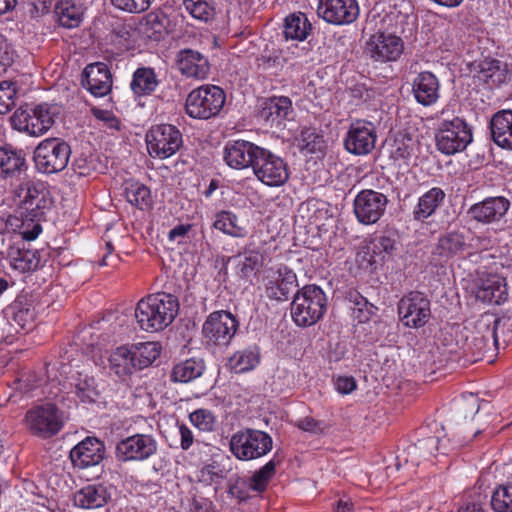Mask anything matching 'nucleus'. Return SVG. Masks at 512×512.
Returning <instances> with one entry per match:
<instances>
[{
	"instance_id": "nucleus-54",
	"label": "nucleus",
	"mask_w": 512,
	"mask_h": 512,
	"mask_svg": "<svg viewBox=\"0 0 512 512\" xmlns=\"http://www.w3.org/2000/svg\"><path fill=\"white\" fill-rule=\"evenodd\" d=\"M189 420L197 429L203 432L213 431L216 425V417L212 411L204 408L191 412Z\"/></svg>"
},
{
	"instance_id": "nucleus-6",
	"label": "nucleus",
	"mask_w": 512,
	"mask_h": 512,
	"mask_svg": "<svg viewBox=\"0 0 512 512\" xmlns=\"http://www.w3.org/2000/svg\"><path fill=\"white\" fill-rule=\"evenodd\" d=\"M501 319L493 314H484L476 322L475 332L471 337L466 336L463 345L466 355L471 356L472 361L480 360L492 347L499 348L497 328Z\"/></svg>"
},
{
	"instance_id": "nucleus-30",
	"label": "nucleus",
	"mask_w": 512,
	"mask_h": 512,
	"mask_svg": "<svg viewBox=\"0 0 512 512\" xmlns=\"http://www.w3.org/2000/svg\"><path fill=\"white\" fill-rule=\"evenodd\" d=\"M110 499L111 493L103 484H89L78 490L73 496L74 505L82 509L104 507Z\"/></svg>"
},
{
	"instance_id": "nucleus-28",
	"label": "nucleus",
	"mask_w": 512,
	"mask_h": 512,
	"mask_svg": "<svg viewBox=\"0 0 512 512\" xmlns=\"http://www.w3.org/2000/svg\"><path fill=\"white\" fill-rule=\"evenodd\" d=\"M412 93L415 100L423 106L435 104L440 97L438 78L429 71L419 73L413 80Z\"/></svg>"
},
{
	"instance_id": "nucleus-20",
	"label": "nucleus",
	"mask_w": 512,
	"mask_h": 512,
	"mask_svg": "<svg viewBox=\"0 0 512 512\" xmlns=\"http://www.w3.org/2000/svg\"><path fill=\"white\" fill-rule=\"evenodd\" d=\"M297 286L296 274L287 266L270 269L265 277V294L271 300L286 301Z\"/></svg>"
},
{
	"instance_id": "nucleus-41",
	"label": "nucleus",
	"mask_w": 512,
	"mask_h": 512,
	"mask_svg": "<svg viewBox=\"0 0 512 512\" xmlns=\"http://www.w3.org/2000/svg\"><path fill=\"white\" fill-rule=\"evenodd\" d=\"M128 347L137 370L150 366L160 355V346L156 342H140Z\"/></svg>"
},
{
	"instance_id": "nucleus-32",
	"label": "nucleus",
	"mask_w": 512,
	"mask_h": 512,
	"mask_svg": "<svg viewBox=\"0 0 512 512\" xmlns=\"http://www.w3.org/2000/svg\"><path fill=\"white\" fill-rule=\"evenodd\" d=\"M507 289L504 278L492 274L481 280L476 291V298L489 304H501L507 299Z\"/></svg>"
},
{
	"instance_id": "nucleus-17",
	"label": "nucleus",
	"mask_w": 512,
	"mask_h": 512,
	"mask_svg": "<svg viewBox=\"0 0 512 512\" xmlns=\"http://www.w3.org/2000/svg\"><path fill=\"white\" fill-rule=\"evenodd\" d=\"M376 139L377 135L373 123L356 120L348 128L344 138V147L353 155L364 156L373 151Z\"/></svg>"
},
{
	"instance_id": "nucleus-46",
	"label": "nucleus",
	"mask_w": 512,
	"mask_h": 512,
	"mask_svg": "<svg viewBox=\"0 0 512 512\" xmlns=\"http://www.w3.org/2000/svg\"><path fill=\"white\" fill-rule=\"evenodd\" d=\"M74 393L84 403H92L99 395L94 377L78 373L74 382Z\"/></svg>"
},
{
	"instance_id": "nucleus-23",
	"label": "nucleus",
	"mask_w": 512,
	"mask_h": 512,
	"mask_svg": "<svg viewBox=\"0 0 512 512\" xmlns=\"http://www.w3.org/2000/svg\"><path fill=\"white\" fill-rule=\"evenodd\" d=\"M69 456L75 467H96L105 458V445L96 437H86L71 449Z\"/></svg>"
},
{
	"instance_id": "nucleus-49",
	"label": "nucleus",
	"mask_w": 512,
	"mask_h": 512,
	"mask_svg": "<svg viewBox=\"0 0 512 512\" xmlns=\"http://www.w3.org/2000/svg\"><path fill=\"white\" fill-rule=\"evenodd\" d=\"M239 257L242 258L238 263L239 275L242 278H249L264 262L263 254L254 249H246Z\"/></svg>"
},
{
	"instance_id": "nucleus-13",
	"label": "nucleus",
	"mask_w": 512,
	"mask_h": 512,
	"mask_svg": "<svg viewBox=\"0 0 512 512\" xmlns=\"http://www.w3.org/2000/svg\"><path fill=\"white\" fill-rule=\"evenodd\" d=\"M252 169L256 178L270 187L282 186L289 178L288 167L284 160L263 147L258 152Z\"/></svg>"
},
{
	"instance_id": "nucleus-48",
	"label": "nucleus",
	"mask_w": 512,
	"mask_h": 512,
	"mask_svg": "<svg viewBox=\"0 0 512 512\" xmlns=\"http://www.w3.org/2000/svg\"><path fill=\"white\" fill-rule=\"evenodd\" d=\"M418 145V140L412 134L406 131L397 133L393 144V157L395 159H408L410 158Z\"/></svg>"
},
{
	"instance_id": "nucleus-63",
	"label": "nucleus",
	"mask_w": 512,
	"mask_h": 512,
	"mask_svg": "<svg viewBox=\"0 0 512 512\" xmlns=\"http://www.w3.org/2000/svg\"><path fill=\"white\" fill-rule=\"evenodd\" d=\"M52 6V0H34L32 3L31 15L40 16L47 13Z\"/></svg>"
},
{
	"instance_id": "nucleus-56",
	"label": "nucleus",
	"mask_w": 512,
	"mask_h": 512,
	"mask_svg": "<svg viewBox=\"0 0 512 512\" xmlns=\"http://www.w3.org/2000/svg\"><path fill=\"white\" fill-rule=\"evenodd\" d=\"M16 88L13 83H0V114L8 113L15 106Z\"/></svg>"
},
{
	"instance_id": "nucleus-52",
	"label": "nucleus",
	"mask_w": 512,
	"mask_h": 512,
	"mask_svg": "<svg viewBox=\"0 0 512 512\" xmlns=\"http://www.w3.org/2000/svg\"><path fill=\"white\" fill-rule=\"evenodd\" d=\"M275 468L276 464L273 460L267 462L251 476L249 479V487L255 492H263L275 474Z\"/></svg>"
},
{
	"instance_id": "nucleus-39",
	"label": "nucleus",
	"mask_w": 512,
	"mask_h": 512,
	"mask_svg": "<svg viewBox=\"0 0 512 512\" xmlns=\"http://www.w3.org/2000/svg\"><path fill=\"white\" fill-rule=\"evenodd\" d=\"M311 30L312 25L302 12L290 14L285 18L283 33L286 39L303 41Z\"/></svg>"
},
{
	"instance_id": "nucleus-24",
	"label": "nucleus",
	"mask_w": 512,
	"mask_h": 512,
	"mask_svg": "<svg viewBox=\"0 0 512 512\" xmlns=\"http://www.w3.org/2000/svg\"><path fill=\"white\" fill-rule=\"evenodd\" d=\"M294 116L292 101L286 96H274L266 99L259 112V117L270 127H279L284 121L293 120Z\"/></svg>"
},
{
	"instance_id": "nucleus-38",
	"label": "nucleus",
	"mask_w": 512,
	"mask_h": 512,
	"mask_svg": "<svg viewBox=\"0 0 512 512\" xmlns=\"http://www.w3.org/2000/svg\"><path fill=\"white\" fill-rule=\"evenodd\" d=\"M159 83L160 81L153 68L140 67L135 70L130 87L135 95L146 96L152 94Z\"/></svg>"
},
{
	"instance_id": "nucleus-12",
	"label": "nucleus",
	"mask_w": 512,
	"mask_h": 512,
	"mask_svg": "<svg viewBox=\"0 0 512 512\" xmlns=\"http://www.w3.org/2000/svg\"><path fill=\"white\" fill-rule=\"evenodd\" d=\"M471 141V130L466 122L458 117L444 121L436 134L437 148L446 155L464 150Z\"/></svg>"
},
{
	"instance_id": "nucleus-53",
	"label": "nucleus",
	"mask_w": 512,
	"mask_h": 512,
	"mask_svg": "<svg viewBox=\"0 0 512 512\" xmlns=\"http://www.w3.org/2000/svg\"><path fill=\"white\" fill-rule=\"evenodd\" d=\"M186 10L190 15L201 21H208L212 18L214 8L211 5V0H183Z\"/></svg>"
},
{
	"instance_id": "nucleus-21",
	"label": "nucleus",
	"mask_w": 512,
	"mask_h": 512,
	"mask_svg": "<svg viewBox=\"0 0 512 512\" xmlns=\"http://www.w3.org/2000/svg\"><path fill=\"white\" fill-rule=\"evenodd\" d=\"M510 208V201L503 196L487 197L473 204L467 213L471 219L481 224L500 222Z\"/></svg>"
},
{
	"instance_id": "nucleus-16",
	"label": "nucleus",
	"mask_w": 512,
	"mask_h": 512,
	"mask_svg": "<svg viewBox=\"0 0 512 512\" xmlns=\"http://www.w3.org/2000/svg\"><path fill=\"white\" fill-rule=\"evenodd\" d=\"M158 443L149 434L137 433L119 441L116 445V458L122 462L145 461L156 454Z\"/></svg>"
},
{
	"instance_id": "nucleus-3",
	"label": "nucleus",
	"mask_w": 512,
	"mask_h": 512,
	"mask_svg": "<svg viewBox=\"0 0 512 512\" xmlns=\"http://www.w3.org/2000/svg\"><path fill=\"white\" fill-rule=\"evenodd\" d=\"M327 310V298L316 285H306L294 295L291 316L299 327H310L320 321Z\"/></svg>"
},
{
	"instance_id": "nucleus-27",
	"label": "nucleus",
	"mask_w": 512,
	"mask_h": 512,
	"mask_svg": "<svg viewBox=\"0 0 512 512\" xmlns=\"http://www.w3.org/2000/svg\"><path fill=\"white\" fill-rule=\"evenodd\" d=\"M83 85L95 97L107 95L112 88L111 73L104 63H93L83 71Z\"/></svg>"
},
{
	"instance_id": "nucleus-62",
	"label": "nucleus",
	"mask_w": 512,
	"mask_h": 512,
	"mask_svg": "<svg viewBox=\"0 0 512 512\" xmlns=\"http://www.w3.org/2000/svg\"><path fill=\"white\" fill-rule=\"evenodd\" d=\"M180 446L183 450H188L194 441L192 431L184 424L179 425Z\"/></svg>"
},
{
	"instance_id": "nucleus-14",
	"label": "nucleus",
	"mask_w": 512,
	"mask_h": 512,
	"mask_svg": "<svg viewBox=\"0 0 512 512\" xmlns=\"http://www.w3.org/2000/svg\"><path fill=\"white\" fill-rule=\"evenodd\" d=\"M239 323L232 313L228 311L212 312L202 327V333L208 343L218 346H227L234 337Z\"/></svg>"
},
{
	"instance_id": "nucleus-22",
	"label": "nucleus",
	"mask_w": 512,
	"mask_h": 512,
	"mask_svg": "<svg viewBox=\"0 0 512 512\" xmlns=\"http://www.w3.org/2000/svg\"><path fill=\"white\" fill-rule=\"evenodd\" d=\"M261 147L246 140L228 141L223 149L225 163L233 169L253 167Z\"/></svg>"
},
{
	"instance_id": "nucleus-18",
	"label": "nucleus",
	"mask_w": 512,
	"mask_h": 512,
	"mask_svg": "<svg viewBox=\"0 0 512 512\" xmlns=\"http://www.w3.org/2000/svg\"><path fill=\"white\" fill-rule=\"evenodd\" d=\"M404 50L402 39L393 34L378 32L366 43V53L377 62L396 61Z\"/></svg>"
},
{
	"instance_id": "nucleus-42",
	"label": "nucleus",
	"mask_w": 512,
	"mask_h": 512,
	"mask_svg": "<svg viewBox=\"0 0 512 512\" xmlns=\"http://www.w3.org/2000/svg\"><path fill=\"white\" fill-rule=\"evenodd\" d=\"M259 361V348L252 346L235 352L229 358V365L235 373H244L254 369Z\"/></svg>"
},
{
	"instance_id": "nucleus-51",
	"label": "nucleus",
	"mask_w": 512,
	"mask_h": 512,
	"mask_svg": "<svg viewBox=\"0 0 512 512\" xmlns=\"http://www.w3.org/2000/svg\"><path fill=\"white\" fill-rule=\"evenodd\" d=\"M297 140L298 147L308 153H315L321 151L323 148V136L312 127H304Z\"/></svg>"
},
{
	"instance_id": "nucleus-43",
	"label": "nucleus",
	"mask_w": 512,
	"mask_h": 512,
	"mask_svg": "<svg viewBox=\"0 0 512 512\" xmlns=\"http://www.w3.org/2000/svg\"><path fill=\"white\" fill-rule=\"evenodd\" d=\"M205 366L202 360L188 359L173 367L171 380L173 382L187 383L202 375Z\"/></svg>"
},
{
	"instance_id": "nucleus-60",
	"label": "nucleus",
	"mask_w": 512,
	"mask_h": 512,
	"mask_svg": "<svg viewBox=\"0 0 512 512\" xmlns=\"http://www.w3.org/2000/svg\"><path fill=\"white\" fill-rule=\"evenodd\" d=\"M297 426L306 432L320 434L324 432L325 426L321 421H317L312 417H305L297 422Z\"/></svg>"
},
{
	"instance_id": "nucleus-4",
	"label": "nucleus",
	"mask_w": 512,
	"mask_h": 512,
	"mask_svg": "<svg viewBox=\"0 0 512 512\" xmlns=\"http://www.w3.org/2000/svg\"><path fill=\"white\" fill-rule=\"evenodd\" d=\"M60 110V106L57 104L27 105L13 113L10 119L11 125L20 132L38 137L45 134L54 125Z\"/></svg>"
},
{
	"instance_id": "nucleus-61",
	"label": "nucleus",
	"mask_w": 512,
	"mask_h": 512,
	"mask_svg": "<svg viewBox=\"0 0 512 512\" xmlns=\"http://www.w3.org/2000/svg\"><path fill=\"white\" fill-rule=\"evenodd\" d=\"M336 390L341 394H349L353 392L357 383L352 376H339L335 381Z\"/></svg>"
},
{
	"instance_id": "nucleus-11",
	"label": "nucleus",
	"mask_w": 512,
	"mask_h": 512,
	"mask_svg": "<svg viewBox=\"0 0 512 512\" xmlns=\"http://www.w3.org/2000/svg\"><path fill=\"white\" fill-rule=\"evenodd\" d=\"M398 316L405 327L422 328L431 318L430 300L422 292L411 291L399 300Z\"/></svg>"
},
{
	"instance_id": "nucleus-37",
	"label": "nucleus",
	"mask_w": 512,
	"mask_h": 512,
	"mask_svg": "<svg viewBox=\"0 0 512 512\" xmlns=\"http://www.w3.org/2000/svg\"><path fill=\"white\" fill-rule=\"evenodd\" d=\"M55 16L60 26L68 29L78 27L83 20V9L72 0H61L55 5Z\"/></svg>"
},
{
	"instance_id": "nucleus-26",
	"label": "nucleus",
	"mask_w": 512,
	"mask_h": 512,
	"mask_svg": "<svg viewBox=\"0 0 512 512\" xmlns=\"http://www.w3.org/2000/svg\"><path fill=\"white\" fill-rule=\"evenodd\" d=\"M178 69L188 78L204 80L210 73V64L206 56L192 49H182L176 56Z\"/></svg>"
},
{
	"instance_id": "nucleus-35",
	"label": "nucleus",
	"mask_w": 512,
	"mask_h": 512,
	"mask_svg": "<svg viewBox=\"0 0 512 512\" xmlns=\"http://www.w3.org/2000/svg\"><path fill=\"white\" fill-rule=\"evenodd\" d=\"M213 227L233 238H245L248 235L245 223L230 210L218 211L214 216Z\"/></svg>"
},
{
	"instance_id": "nucleus-1",
	"label": "nucleus",
	"mask_w": 512,
	"mask_h": 512,
	"mask_svg": "<svg viewBox=\"0 0 512 512\" xmlns=\"http://www.w3.org/2000/svg\"><path fill=\"white\" fill-rule=\"evenodd\" d=\"M179 311L176 296L166 292L150 294L142 298L135 308L139 327L147 332H158L168 327Z\"/></svg>"
},
{
	"instance_id": "nucleus-9",
	"label": "nucleus",
	"mask_w": 512,
	"mask_h": 512,
	"mask_svg": "<svg viewBox=\"0 0 512 512\" xmlns=\"http://www.w3.org/2000/svg\"><path fill=\"white\" fill-rule=\"evenodd\" d=\"M24 424L32 435L47 439L61 431L64 421L62 412L54 404L46 403L29 409Z\"/></svg>"
},
{
	"instance_id": "nucleus-57",
	"label": "nucleus",
	"mask_w": 512,
	"mask_h": 512,
	"mask_svg": "<svg viewBox=\"0 0 512 512\" xmlns=\"http://www.w3.org/2000/svg\"><path fill=\"white\" fill-rule=\"evenodd\" d=\"M152 0H111L112 5L129 13H142L151 5Z\"/></svg>"
},
{
	"instance_id": "nucleus-31",
	"label": "nucleus",
	"mask_w": 512,
	"mask_h": 512,
	"mask_svg": "<svg viewBox=\"0 0 512 512\" xmlns=\"http://www.w3.org/2000/svg\"><path fill=\"white\" fill-rule=\"evenodd\" d=\"M474 77L490 88L498 87L508 78L507 65L500 60L485 59L477 64Z\"/></svg>"
},
{
	"instance_id": "nucleus-7",
	"label": "nucleus",
	"mask_w": 512,
	"mask_h": 512,
	"mask_svg": "<svg viewBox=\"0 0 512 512\" xmlns=\"http://www.w3.org/2000/svg\"><path fill=\"white\" fill-rule=\"evenodd\" d=\"M71 156V147L60 138H47L41 141L34 151L37 170L44 174H54L64 170Z\"/></svg>"
},
{
	"instance_id": "nucleus-55",
	"label": "nucleus",
	"mask_w": 512,
	"mask_h": 512,
	"mask_svg": "<svg viewBox=\"0 0 512 512\" xmlns=\"http://www.w3.org/2000/svg\"><path fill=\"white\" fill-rule=\"evenodd\" d=\"M12 320L22 330H30L33 327L35 313L29 307L14 305L12 308Z\"/></svg>"
},
{
	"instance_id": "nucleus-34",
	"label": "nucleus",
	"mask_w": 512,
	"mask_h": 512,
	"mask_svg": "<svg viewBox=\"0 0 512 512\" xmlns=\"http://www.w3.org/2000/svg\"><path fill=\"white\" fill-rule=\"evenodd\" d=\"M446 194L440 187H433L421 195L413 208L414 220L424 222L443 204Z\"/></svg>"
},
{
	"instance_id": "nucleus-29",
	"label": "nucleus",
	"mask_w": 512,
	"mask_h": 512,
	"mask_svg": "<svg viewBox=\"0 0 512 512\" xmlns=\"http://www.w3.org/2000/svg\"><path fill=\"white\" fill-rule=\"evenodd\" d=\"M449 442V439H440L435 435L418 440L408 447L406 451L408 458L405 461H410L412 465H418L421 459H427L436 453L447 454L450 450L447 445Z\"/></svg>"
},
{
	"instance_id": "nucleus-36",
	"label": "nucleus",
	"mask_w": 512,
	"mask_h": 512,
	"mask_svg": "<svg viewBox=\"0 0 512 512\" xmlns=\"http://www.w3.org/2000/svg\"><path fill=\"white\" fill-rule=\"evenodd\" d=\"M8 257L11 267L20 273L32 272L41 267V257L38 250L11 249Z\"/></svg>"
},
{
	"instance_id": "nucleus-33",
	"label": "nucleus",
	"mask_w": 512,
	"mask_h": 512,
	"mask_svg": "<svg viewBox=\"0 0 512 512\" xmlns=\"http://www.w3.org/2000/svg\"><path fill=\"white\" fill-rule=\"evenodd\" d=\"M490 130L498 146L512 150V110L495 113L490 121Z\"/></svg>"
},
{
	"instance_id": "nucleus-58",
	"label": "nucleus",
	"mask_w": 512,
	"mask_h": 512,
	"mask_svg": "<svg viewBox=\"0 0 512 512\" xmlns=\"http://www.w3.org/2000/svg\"><path fill=\"white\" fill-rule=\"evenodd\" d=\"M479 409V399L473 394L463 397L458 405L459 415L464 418L474 417L478 413Z\"/></svg>"
},
{
	"instance_id": "nucleus-19",
	"label": "nucleus",
	"mask_w": 512,
	"mask_h": 512,
	"mask_svg": "<svg viewBox=\"0 0 512 512\" xmlns=\"http://www.w3.org/2000/svg\"><path fill=\"white\" fill-rule=\"evenodd\" d=\"M317 14L327 23L345 25L357 19L359 6L356 0H319Z\"/></svg>"
},
{
	"instance_id": "nucleus-50",
	"label": "nucleus",
	"mask_w": 512,
	"mask_h": 512,
	"mask_svg": "<svg viewBox=\"0 0 512 512\" xmlns=\"http://www.w3.org/2000/svg\"><path fill=\"white\" fill-rule=\"evenodd\" d=\"M491 507L495 512H512V483L501 484L491 496Z\"/></svg>"
},
{
	"instance_id": "nucleus-45",
	"label": "nucleus",
	"mask_w": 512,
	"mask_h": 512,
	"mask_svg": "<svg viewBox=\"0 0 512 512\" xmlns=\"http://www.w3.org/2000/svg\"><path fill=\"white\" fill-rule=\"evenodd\" d=\"M125 196L129 203L141 210L149 209L153 203L149 188L140 182H127Z\"/></svg>"
},
{
	"instance_id": "nucleus-15",
	"label": "nucleus",
	"mask_w": 512,
	"mask_h": 512,
	"mask_svg": "<svg viewBox=\"0 0 512 512\" xmlns=\"http://www.w3.org/2000/svg\"><path fill=\"white\" fill-rule=\"evenodd\" d=\"M389 200L381 192L364 189L355 197L353 202V211L356 219L365 225L378 222L384 215Z\"/></svg>"
},
{
	"instance_id": "nucleus-2",
	"label": "nucleus",
	"mask_w": 512,
	"mask_h": 512,
	"mask_svg": "<svg viewBox=\"0 0 512 512\" xmlns=\"http://www.w3.org/2000/svg\"><path fill=\"white\" fill-rule=\"evenodd\" d=\"M19 197L21 199L16 213L23 223L41 221L53 205L51 193L43 184H32L21 188ZM41 231V225L35 223L31 230L23 232V238L29 241L34 240Z\"/></svg>"
},
{
	"instance_id": "nucleus-25",
	"label": "nucleus",
	"mask_w": 512,
	"mask_h": 512,
	"mask_svg": "<svg viewBox=\"0 0 512 512\" xmlns=\"http://www.w3.org/2000/svg\"><path fill=\"white\" fill-rule=\"evenodd\" d=\"M466 249L464 234L452 230L439 236L432 249V257L440 263H446L452 258L462 255Z\"/></svg>"
},
{
	"instance_id": "nucleus-59",
	"label": "nucleus",
	"mask_w": 512,
	"mask_h": 512,
	"mask_svg": "<svg viewBox=\"0 0 512 512\" xmlns=\"http://www.w3.org/2000/svg\"><path fill=\"white\" fill-rule=\"evenodd\" d=\"M395 249V240L388 236H380L373 241L374 254H392Z\"/></svg>"
},
{
	"instance_id": "nucleus-40",
	"label": "nucleus",
	"mask_w": 512,
	"mask_h": 512,
	"mask_svg": "<svg viewBox=\"0 0 512 512\" xmlns=\"http://www.w3.org/2000/svg\"><path fill=\"white\" fill-rule=\"evenodd\" d=\"M110 370L118 377H125L137 371L128 346L118 347L109 357Z\"/></svg>"
},
{
	"instance_id": "nucleus-10",
	"label": "nucleus",
	"mask_w": 512,
	"mask_h": 512,
	"mask_svg": "<svg viewBox=\"0 0 512 512\" xmlns=\"http://www.w3.org/2000/svg\"><path fill=\"white\" fill-rule=\"evenodd\" d=\"M145 141L149 155L162 160L174 155L183 144L180 130L171 124L152 126L146 133Z\"/></svg>"
},
{
	"instance_id": "nucleus-44",
	"label": "nucleus",
	"mask_w": 512,
	"mask_h": 512,
	"mask_svg": "<svg viewBox=\"0 0 512 512\" xmlns=\"http://www.w3.org/2000/svg\"><path fill=\"white\" fill-rule=\"evenodd\" d=\"M25 166V159L20 152L0 148V177L7 178L19 174Z\"/></svg>"
},
{
	"instance_id": "nucleus-5",
	"label": "nucleus",
	"mask_w": 512,
	"mask_h": 512,
	"mask_svg": "<svg viewBox=\"0 0 512 512\" xmlns=\"http://www.w3.org/2000/svg\"><path fill=\"white\" fill-rule=\"evenodd\" d=\"M225 101L226 95L222 88L206 84L193 89L188 94L185 111L191 118L207 120L220 113Z\"/></svg>"
},
{
	"instance_id": "nucleus-8",
	"label": "nucleus",
	"mask_w": 512,
	"mask_h": 512,
	"mask_svg": "<svg viewBox=\"0 0 512 512\" xmlns=\"http://www.w3.org/2000/svg\"><path fill=\"white\" fill-rule=\"evenodd\" d=\"M230 450L239 460L260 458L271 451V436L261 430L246 428L234 433L230 439Z\"/></svg>"
},
{
	"instance_id": "nucleus-64",
	"label": "nucleus",
	"mask_w": 512,
	"mask_h": 512,
	"mask_svg": "<svg viewBox=\"0 0 512 512\" xmlns=\"http://www.w3.org/2000/svg\"><path fill=\"white\" fill-rule=\"evenodd\" d=\"M191 229L190 224H180L172 228L168 233V239L170 241H176L178 239H182L186 236V234Z\"/></svg>"
},
{
	"instance_id": "nucleus-47",
	"label": "nucleus",
	"mask_w": 512,
	"mask_h": 512,
	"mask_svg": "<svg viewBox=\"0 0 512 512\" xmlns=\"http://www.w3.org/2000/svg\"><path fill=\"white\" fill-rule=\"evenodd\" d=\"M167 18L163 13L150 12L144 18L143 32L154 41H159L166 33Z\"/></svg>"
}]
</instances>
